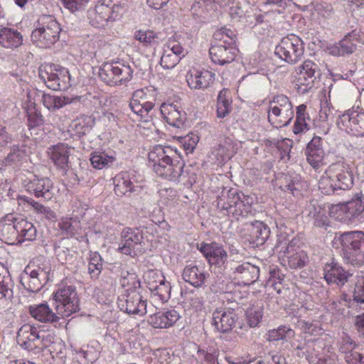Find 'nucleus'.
<instances>
[{
	"instance_id": "1",
	"label": "nucleus",
	"mask_w": 364,
	"mask_h": 364,
	"mask_svg": "<svg viewBox=\"0 0 364 364\" xmlns=\"http://www.w3.org/2000/svg\"><path fill=\"white\" fill-rule=\"evenodd\" d=\"M176 151L171 146L156 145L148 154V161L159 177L177 181L183 173V165L173 159Z\"/></svg>"
},
{
	"instance_id": "2",
	"label": "nucleus",
	"mask_w": 364,
	"mask_h": 364,
	"mask_svg": "<svg viewBox=\"0 0 364 364\" xmlns=\"http://www.w3.org/2000/svg\"><path fill=\"white\" fill-rule=\"evenodd\" d=\"M254 201L255 198L251 196L224 188L218 196L217 206L226 211L228 215L239 220L251 213Z\"/></svg>"
},
{
	"instance_id": "3",
	"label": "nucleus",
	"mask_w": 364,
	"mask_h": 364,
	"mask_svg": "<svg viewBox=\"0 0 364 364\" xmlns=\"http://www.w3.org/2000/svg\"><path fill=\"white\" fill-rule=\"evenodd\" d=\"M60 31V24L53 16L43 15L32 32L31 40L39 48H50L59 40Z\"/></svg>"
},
{
	"instance_id": "4",
	"label": "nucleus",
	"mask_w": 364,
	"mask_h": 364,
	"mask_svg": "<svg viewBox=\"0 0 364 364\" xmlns=\"http://www.w3.org/2000/svg\"><path fill=\"white\" fill-rule=\"evenodd\" d=\"M328 213L331 217L342 222H362L364 220V198L357 194L349 201L332 205Z\"/></svg>"
},
{
	"instance_id": "5",
	"label": "nucleus",
	"mask_w": 364,
	"mask_h": 364,
	"mask_svg": "<svg viewBox=\"0 0 364 364\" xmlns=\"http://www.w3.org/2000/svg\"><path fill=\"white\" fill-rule=\"evenodd\" d=\"M341 241L346 262L354 266L364 264V233L361 231L346 232L341 235Z\"/></svg>"
},
{
	"instance_id": "6",
	"label": "nucleus",
	"mask_w": 364,
	"mask_h": 364,
	"mask_svg": "<svg viewBox=\"0 0 364 364\" xmlns=\"http://www.w3.org/2000/svg\"><path fill=\"white\" fill-rule=\"evenodd\" d=\"M275 249L282 261L291 269L302 267L307 261L306 253L296 245V241L289 240L285 235L278 236Z\"/></svg>"
},
{
	"instance_id": "7",
	"label": "nucleus",
	"mask_w": 364,
	"mask_h": 364,
	"mask_svg": "<svg viewBox=\"0 0 364 364\" xmlns=\"http://www.w3.org/2000/svg\"><path fill=\"white\" fill-rule=\"evenodd\" d=\"M293 117V105L287 96L278 95L269 101L268 119L274 127H286Z\"/></svg>"
},
{
	"instance_id": "8",
	"label": "nucleus",
	"mask_w": 364,
	"mask_h": 364,
	"mask_svg": "<svg viewBox=\"0 0 364 364\" xmlns=\"http://www.w3.org/2000/svg\"><path fill=\"white\" fill-rule=\"evenodd\" d=\"M38 75L46 86L53 90H66L71 85L68 70L58 65H41Z\"/></svg>"
},
{
	"instance_id": "9",
	"label": "nucleus",
	"mask_w": 364,
	"mask_h": 364,
	"mask_svg": "<svg viewBox=\"0 0 364 364\" xmlns=\"http://www.w3.org/2000/svg\"><path fill=\"white\" fill-rule=\"evenodd\" d=\"M132 69L128 65L120 62L104 63L100 68L99 76L109 85L123 84L131 80Z\"/></svg>"
},
{
	"instance_id": "10",
	"label": "nucleus",
	"mask_w": 364,
	"mask_h": 364,
	"mask_svg": "<svg viewBox=\"0 0 364 364\" xmlns=\"http://www.w3.org/2000/svg\"><path fill=\"white\" fill-rule=\"evenodd\" d=\"M304 52L302 40L294 34L284 37L275 48V54L290 64H294L300 60Z\"/></svg>"
},
{
	"instance_id": "11",
	"label": "nucleus",
	"mask_w": 364,
	"mask_h": 364,
	"mask_svg": "<svg viewBox=\"0 0 364 364\" xmlns=\"http://www.w3.org/2000/svg\"><path fill=\"white\" fill-rule=\"evenodd\" d=\"M55 310L62 317L70 316L79 310V299L73 286L60 287L54 294Z\"/></svg>"
},
{
	"instance_id": "12",
	"label": "nucleus",
	"mask_w": 364,
	"mask_h": 364,
	"mask_svg": "<svg viewBox=\"0 0 364 364\" xmlns=\"http://www.w3.org/2000/svg\"><path fill=\"white\" fill-rule=\"evenodd\" d=\"M144 279L152 296L158 297L163 303L168 300L171 295V285L161 271L147 269L144 274Z\"/></svg>"
},
{
	"instance_id": "13",
	"label": "nucleus",
	"mask_w": 364,
	"mask_h": 364,
	"mask_svg": "<svg viewBox=\"0 0 364 364\" xmlns=\"http://www.w3.org/2000/svg\"><path fill=\"white\" fill-rule=\"evenodd\" d=\"M337 127L342 131L356 136H364V111L350 109L339 115Z\"/></svg>"
},
{
	"instance_id": "14",
	"label": "nucleus",
	"mask_w": 364,
	"mask_h": 364,
	"mask_svg": "<svg viewBox=\"0 0 364 364\" xmlns=\"http://www.w3.org/2000/svg\"><path fill=\"white\" fill-rule=\"evenodd\" d=\"M117 304L121 311L130 315L142 316L149 312L146 300L136 290L121 295Z\"/></svg>"
},
{
	"instance_id": "15",
	"label": "nucleus",
	"mask_w": 364,
	"mask_h": 364,
	"mask_svg": "<svg viewBox=\"0 0 364 364\" xmlns=\"http://www.w3.org/2000/svg\"><path fill=\"white\" fill-rule=\"evenodd\" d=\"M323 144L324 141L321 136H314L306 146V161L314 169H319L326 164L327 153L324 150Z\"/></svg>"
},
{
	"instance_id": "16",
	"label": "nucleus",
	"mask_w": 364,
	"mask_h": 364,
	"mask_svg": "<svg viewBox=\"0 0 364 364\" xmlns=\"http://www.w3.org/2000/svg\"><path fill=\"white\" fill-rule=\"evenodd\" d=\"M147 95L144 90H136L129 102V107L136 115V119L148 122L151 116L149 112L154 107V104L146 100Z\"/></svg>"
},
{
	"instance_id": "17",
	"label": "nucleus",
	"mask_w": 364,
	"mask_h": 364,
	"mask_svg": "<svg viewBox=\"0 0 364 364\" xmlns=\"http://www.w3.org/2000/svg\"><path fill=\"white\" fill-rule=\"evenodd\" d=\"M237 316L233 309L218 308L212 315V324L220 333L230 331L235 326Z\"/></svg>"
},
{
	"instance_id": "18",
	"label": "nucleus",
	"mask_w": 364,
	"mask_h": 364,
	"mask_svg": "<svg viewBox=\"0 0 364 364\" xmlns=\"http://www.w3.org/2000/svg\"><path fill=\"white\" fill-rule=\"evenodd\" d=\"M259 267L250 262H243L232 268L231 277L240 285H250L259 278Z\"/></svg>"
},
{
	"instance_id": "19",
	"label": "nucleus",
	"mask_w": 364,
	"mask_h": 364,
	"mask_svg": "<svg viewBox=\"0 0 364 364\" xmlns=\"http://www.w3.org/2000/svg\"><path fill=\"white\" fill-rule=\"evenodd\" d=\"M328 173L333 177L338 189H348L353 184L350 167L345 162L339 161L328 167Z\"/></svg>"
},
{
	"instance_id": "20",
	"label": "nucleus",
	"mask_w": 364,
	"mask_h": 364,
	"mask_svg": "<svg viewBox=\"0 0 364 364\" xmlns=\"http://www.w3.org/2000/svg\"><path fill=\"white\" fill-rule=\"evenodd\" d=\"M47 279L46 272L40 269H32L31 267H26L23 273L21 276V283L31 292H37L43 286V281Z\"/></svg>"
},
{
	"instance_id": "21",
	"label": "nucleus",
	"mask_w": 364,
	"mask_h": 364,
	"mask_svg": "<svg viewBox=\"0 0 364 364\" xmlns=\"http://www.w3.org/2000/svg\"><path fill=\"white\" fill-rule=\"evenodd\" d=\"M186 82L192 90H204L215 80V74L207 70L190 69L186 75Z\"/></svg>"
},
{
	"instance_id": "22",
	"label": "nucleus",
	"mask_w": 364,
	"mask_h": 364,
	"mask_svg": "<svg viewBox=\"0 0 364 364\" xmlns=\"http://www.w3.org/2000/svg\"><path fill=\"white\" fill-rule=\"evenodd\" d=\"M26 186L27 191L33 193L37 198H43L49 200L54 196L53 184L48 178L34 176Z\"/></svg>"
},
{
	"instance_id": "23",
	"label": "nucleus",
	"mask_w": 364,
	"mask_h": 364,
	"mask_svg": "<svg viewBox=\"0 0 364 364\" xmlns=\"http://www.w3.org/2000/svg\"><path fill=\"white\" fill-rule=\"evenodd\" d=\"M298 74L297 81L300 85H304L305 90L311 87L317 76L320 75L318 65L310 60H305L296 69Z\"/></svg>"
},
{
	"instance_id": "24",
	"label": "nucleus",
	"mask_w": 364,
	"mask_h": 364,
	"mask_svg": "<svg viewBox=\"0 0 364 364\" xmlns=\"http://www.w3.org/2000/svg\"><path fill=\"white\" fill-rule=\"evenodd\" d=\"M72 149L67 144L58 143L48 148V154L56 167L65 171L68 168L69 156Z\"/></svg>"
},
{
	"instance_id": "25",
	"label": "nucleus",
	"mask_w": 364,
	"mask_h": 364,
	"mask_svg": "<svg viewBox=\"0 0 364 364\" xmlns=\"http://www.w3.org/2000/svg\"><path fill=\"white\" fill-rule=\"evenodd\" d=\"M17 218L9 214L0 220V240L9 245L18 243Z\"/></svg>"
},
{
	"instance_id": "26",
	"label": "nucleus",
	"mask_w": 364,
	"mask_h": 364,
	"mask_svg": "<svg viewBox=\"0 0 364 364\" xmlns=\"http://www.w3.org/2000/svg\"><path fill=\"white\" fill-rule=\"evenodd\" d=\"M116 16L112 8L104 4H98L88 11L90 23L98 28L105 26L109 21L114 20Z\"/></svg>"
},
{
	"instance_id": "27",
	"label": "nucleus",
	"mask_w": 364,
	"mask_h": 364,
	"mask_svg": "<svg viewBox=\"0 0 364 364\" xmlns=\"http://www.w3.org/2000/svg\"><path fill=\"white\" fill-rule=\"evenodd\" d=\"M141 235L137 230L125 228L122 232V240L118 250L126 255H135L136 247L140 243Z\"/></svg>"
},
{
	"instance_id": "28",
	"label": "nucleus",
	"mask_w": 364,
	"mask_h": 364,
	"mask_svg": "<svg viewBox=\"0 0 364 364\" xmlns=\"http://www.w3.org/2000/svg\"><path fill=\"white\" fill-rule=\"evenodd\" d=\"M160 111L164 119L171 126L176 128L183 127L186 114L180 107L173 103H163Z\"/></svg>"
},
{
	"instance_id": "29",
	"label": "nucleus",
	"mask_w": 364,
	"mask_h": 364,
	"mask_svg": "<svg viewBox=\"0 0 364 364\" xmlns=\"http://www.w3.org/2000/svg\"><path fill=\"white\" fill-rule=\"evenodd\" d=\"M209 53L214 63L225 65L234 60L237 50L235 46H227L222 43H216L210 47Z\"/></svg>"
},
{
	"instance_id": "30",
	"label": "nucleus",
	"mask_w": 364,
	"mask_h": 364,
	"mask_svg": "<svg viewBox=\"0 0 364 364\" xmlns=\"http://www.w3.org/2000/svg\"><path fill=\"white\" fill-rule=\"evenodd\" d=\"M29 313L33 318L42 323L53 324L58 323L60 319V315L53 312L47 303L30 306Z\"/></svg>"
},
{
	"instance_id": "31",
	"label": "nucleus",
	"mask_w": 364,
	"mask_h": 364,
	"mask_svg": "<svg viewBox=\"0 0 364 364\" xmlns=\"http://www.w3.org/2000/svg\"><path fill=\"white\" fill-rule=\"evenodd\" d=\"M182 276L186 282L189 283L194 287H200L204 284L207 273L203 265L190 264L183 269Z\"/></svg>"
},
{
	"instance_id": "32",
	"label": "nucleus",
	"mask_w": 364,
	"mask_h": 364,
	"mask_svg": "<svg viewBox=\"0 0 364 364\" xmlns=\"http://www.w3.org/2000/svg\"><path fill=\"white\" fill-rule=\"evenodd\" d=\"M181 318L175 309L154 314L149 318V323L154 328H167L173 326Z\"/></svg>"
},
{
	"instance_id": "33",
	"label": "nucleus",
	"mask_w": 364,
	"mask_h": 364,
	"mask_svg": "<svg viewBox=\"0 0 364 364\" xmlns=\"http://www.w3.org/2000/svg\"><path fill=\"white\" fill-rule=\"evenodd\" d=\"M323 275L328 284H336L339 286L343 285L349 277V274L335 262L326 264Z\"/></svg>"
},
{
	"instance_id": "34",
	"label": "nucleus",
	"mask_w": 364,
	"mask_h": 364,
	"mask_svg": "<svg viewBox=\"0 0 364 364\" xmlns=\"http://www.w3.org/2000/svg\"><path fill=\"white\" fill-rule=\"evenodd\" d=\"M40 331L30 325H23L18 331L17 342L23 348L31 350Z\"/></svg>"
},
{
	"instance_id": "35",
	"label": "nucleus",
	"mask_w": 364,
	"mask_h": 364,
	"mask_svg": "<svg viewBox=\"0 0 364 364\" xmlns=\"http://www.w3.org/2000/svg\"><path fill=\"white\" fill-rule=\"evenodd\" d=\"M23 43V36L17 30L11 28L0 29V44L6 48H15Z\"/></svg>"
},
{
	"instance_id": "36",
	"label": "nucleus",
	"mask_w": 364,
	"mask_h": 364,
	"mask_svg": "<svg viewBox=\"0 0 364 364\" xmlns=\"http://www.w3.org/2000/svg\"><path fill=\"white\" fill-rule=\"evenodd\" d=\"M114 191L118 196H123L129 193L136 191L135 186L131 181V177L126 172L120 173L113 178Z\"/></svg>"
},
{
	"instance_id": "37",
	"label": "nucleus",
	"mask_w": 364,
	"mask_h": 364,
	"mask_svg": "<svg viewBox=\"0 0 364 364\" xmlns=\"http://www.w3.org/2000/svg\"><path fill=\"white\" fill-rule=\"evenodd\" d=\"M18 243L33 241L36 238L37 230L34 225L23 218H17Z\"/></svg>"
},
{
	"instance_id": "38",
	"label": "nucleus",
	"mask_w": 364,
	"mask_h": 364,
	"mask_svg": "<svg viewBox=\"0 0 364 364\" xmlns=\"http://www.w3.org/2000/svg\"><path fill=\"white\" fill-rule=\"evenodd\" d=\"M90 161L96 169L109 168L115 162L116 154L114 152L95 151L91 154Z\"/></svg>"
},
{
	"instance_id": "39",
	"label": "nucleus",
	"mask_w": 364,
	"mask_h": 364,
	"mask_svg": "<svg viewBox=\"0 0 364 364\" xmlns=\"http://www.w3.org/2000/svg\"><path fill=\"white\" fill-rule=\"evenodd\" d=\"M58 228L67 237H73L80 234L81 223L77 217H63L58 222Z\"/></svg>"
},
{
	"instance_id": "40",
	"label": "nucleus",
	"mask_w": 364,
	"mask_h": 364,
	"mask_svg": "<svg viewBox=\"0 0 364 364\" xmlns=\"http://www.w3.org/2000/svg\"><path fill=\"white\" fill-rule=\"evenodd\" d=\"M250 237L257 245H262L269 237L270 230L263 222L256 220L250 225Z\"/></svg>"
},
{
	"instance_id": "41",
	"label": "nucleus",
	"mask_w": 364,
	"mask_h": 364,
	"mask_svg": "<svg viewBox=\"0 0 364 364\" xmlns=\"http://www.w3.org/2000/svg\"><path fill=\"white\" fill-rule=\"evenodd\" d=\"M306 106L304 104L296 107V121L293 127V132L299 134L309 129V122L310 117L306 112Z\"/></svg>"
},
{
	"instance_id": "42",
	"label": "nucleus",
	"mask_w": 364,
	"mask_h": 364,
	"mask_svg": "<svg viewBox=\"0 0 364 364\" xmlns=\"http://www.w3.org/2000/svg\"><path fill=\"white\" fill-rule=\"evenodd\" d=\"M43 105L49 110H56L71 103V100L67 97L55 96L44 94L42 97Z\"/></svg>"
},
{
	"instance_id": "43",
	"label": "nucleus",
	"mask_w": 364,
	"mask_h": 364,
	"mask_svg": "<svg viewBox=\"0 0 364 364\" xmlns=\"http://www.w3.org/2000/svg\"><path fill=\"white\" fill-rule=\"evenodd\" d=\"M134 38L144 46H151L159 43V33L149 29H140L135 31Z\"/></svg>"
},
{
	"instance_id": "44",
	"label": "nucleus",
	"mask_w": 364,
	"mask_h": 364,
	"mask_svg": "<svg viewBox=\"0 0 364 364\" xmlns=\"http://www.w3.org/2000/svg\"><path fill=\"white\" fill-rule=\"evenodd\" d=\"M119 282L122 288L124 289V294L132 290H136L140 287V280L134 272L122 271Z\"/></svg>"
},
{
	"instance_id": "45",
	"label": "nucleus",
	"mask_w": 364,
	"mask_h": 364,
	"mask_svg": "<svg viewBox=\"0 0 364 364\" xmlns=\"http://www.w3.org/2000/svg\"><path fill=\"white\" fill-rule=\"evenodd\" d=\"M295 336V332L291 328L287 326H280L277 329H273L268 333V340L269 341H277L284 340L290 341Z\"/></svg>"
},
{
	"instance_id": "46",
	"label": "nucleus",
	"mask_w": 364,
	"mask_h": 364,
	"mask_svg": "<svg viewBox=\"0 0 364 364\" xmlns=\"http://www.w3.org/2000/svg\"><path fill=\"white\" fill-rule=\"evenodd\" d=\"M318 188L326 195L331 194L338 189L333 177L328 173V168L321 177L318 181Z\"/></svg>"
},
{
	"instance_id": "47",
	"label": "nucleus",
	"mask_w": 364,
	"mask_h": 364,
	"mask_svg": "<svg viewBox=\"0 0 364 364\" xmlns=\"http://www.w3.org/2000/svg\"><path fill=\"white\" fill-rule=\"evenodd\" d=\"M214 38L219 41L218 43H222L227 46H235V35L230 29L221 28L214 33Z\"/></svg>"
},
{
	"instance_id": "48",
	"label": "nucleus",
	"mask_w": 364,
	"mask_h": 364,
	"mask_svg": "<svg viewBox=\"0 0 364 364\" xmlns=\"http://www.w3.org/2000/svg\"><path fill=\"white\" fill-rule=\"evenodd\" d=\"M53 343V336L46 332H39L34 346L32 347L31 350H35L36 353H39L45 348L49 347Z\"/></svg>"
},
{
	"instance_id": "49",
	"label": "nucleus",
	"mask_w": 364,
	"mask_h": 364,
	"mask_svg": "<svg viewBox=\"0 0 364 364\" xmlns=\"http://www.w3.org/2000/svg\"><path fill=\"white\" fill-rule=\"evenodd\" d=\"M228 259L226 251L218 244L212 250V254L208 259V262L210 264H215L218 267L223 265Z\"/></svg>"
},
{
	"instance_id": "50",
	"label": "nucleus",
	"mask_w": 364,
	"mask_h": 364,
	"mask_svg": "<svg viewBox=\"0 0 364 364\" xmlns=\"http://www.w3.org/2000/svg\"><path fill=\"white\" fill-rule=\"evenodd\" d=\"M297 326L304 333L311 336H318L321 333L322 329L318 321L309 322L305 320H299L297 322Z\"/></svg>"
},
{
	"instance_id": "51",
	"label": "nucleus",
	"mask_w": 364,
	"mask_h": 364,
	"mask_svg": "<svg viewBox=\"0 0 364 364\" xmlns=\"http://www.w3.org/2000/svg\"><path fill=\"white\" fill-rule=\"evenodd\" d=\"M218 164H221L231 159L233 156V151L230 149V144H219L212 152Z\"/></svg>"
},
{
	"instance_id": "52",
	"label": "nucleus",
	"mask_w": 364,
	"mask_h": 364,
	"mask_svg": "<svg viewBox=\"0 0 364 364\" xmlns=\"http://www.w3.org/2000/svg\"><path fill=\"white\" fill-rule=\"evenodd\" d=\"M248 323L250 327L257 326L263 316V309L259 306H252L246 312Z\"/></svg>"
},
{
	"instance_id": "53",
	"label": "nucleus",
	"mask_w": 364,
	"mask_h": 364,
	"mask_svg": "<svg viewBox=\"0 0 364 364\" xmlns=\"http://www.w3.org/2000/svg\"><path fill=\"white\" fill-rule=\"evenodd\" d=\"M225 91H221L218 97L217 116L219 118H224L229 114L231 107L229 100L225 98Z\"/></svg>"
},
{
	"instance_id": "54",
	"label": "nucleus",
	"mask_w": 364,
	"mask_h": 364,
	"mask_svg": "<svg viewBox=\"0 0 364 364\" xmlns=\"http://www.w3.org/2000/svg\"><path fill=\"white\" fill-rule=\"evenodd\" d=\"M182 58L163 48L161 65L165 69L173 68Z\"/></svg>"
},
{
	"instance_id": "55",
	"label": "nucleus",
	"mask_w": 364,
	"mask_h": 364,
	"mask_svg": "<svg viewBox=\"0 0 364 364\" xmlns=\"http://www.w3.org/2000/svg\"><path fill=\"white\" fill-rule=\"evenodd\" d=\"M310 215L314 219V225L321 228H326L328 224V218L326 215L325 210L321 208V207L314 206V212L311 211Z\"/></svg>"
},
{
	"instance_id": "56",
	"label": "nucleus",
	"mask_w": 364,
	"mask_h": 364,
	"mask_svg": "<svg viewBox=\"0 0 364 364\" xmlns=\"http://www.w3.org/2000/svg\"><path fill=\"white\" fill-rule=\"evenodd\" d=\"M77 358L82 364L94 363L97 358V353L92 348L87 347L86 349H80L77 351Z\"/></svg>"
},
{
	"instance_id": "57",
	"label": "nucleus",
	"mask_w": 364,
	"mask_h": 364,
	"mask_svg": "<svg viewBox=\"0 0 364 364\" xmlns=\"http://www.w3.org/2000/svg\"><path fill=\"white\" fill-rule=\"evenodd\" d=\"M33 210L41 219L53 220L56 218V215L49 207L45 206L38 202L33 203Z\"/></svg>"
},
{
	"instance_id": "58",
	"label": "nucleus",
	"mask_w": 364,
	"mask_h": 364,
	"mask_svg": "<svg viewBox=\"0 0 364 364\" xmlns=\"http://www.w3.org/2000/svg\"><path fill=\"white\" fill-rule=\"evenodd\" d=\"M354 300L364 303V274H358L353 291Z\"/></svg>"
},
{
	"instance_id": "59",
	"label": "nucleus",
	"mask_w": 364,
	"mask_h": 364,
	"mask_svg": "<svg viewBox=\"0 0 364 364\" xmlns=\"http://www.w3.org/2000/svg\"><path fill=\"white\" fill-rule=\"evenodd\" d=\"M164 49L177 55H179L181 58L185 56L183 48L182 47L181 43H179L175 38L168 39V41L164 45Z\"/></svg>"
},
{
	"instance_id": "60",
	"label": "nucleus",
	"mask_w": 364,
	"mask_h": 364,
	"mask_svg": "<svg viewBox=\"0 0 364 364\" xmlns=\"http://www.w3.org/2000/svg\"><path fill=\"white\" fill-rule=\"evenodd\" d=\"M63 6L74 13L77 11L84 9L88 4L90 0H62Z\"/></svg>"
},
{
	"instance_id": "61",
	"label": "nucleus",
	"mask_w": 364,
	"mask_h": 364,
	"mask_svg": "<svg viewBox=\"0 0 364 364\" xmlns=\"http://www.w3.org/2000/svg\"><path fill=\"white\" fill-rule=\"evenodd\" d=\"M70 127L79 136L85 135L90 130V127L87 126L85 119L84 118L73 120L70 124Z\"/></svg>"
},
{
	"instance_id": "62",
	"label": "nucleus",
	"mask_w": 364,
	"mask_h": 364,
	"mask_svg": "<svg viewBox=\"0 0 364 364\" xmlns=\"http://www.w3.org/2000/svg\"><path fill=\"white\" fill-rule=\"evenodd\" d=\"M338 45L341 50V53H342V55L346 54H351L355 50L356 48L355 45L348 40V36H346L338 43Z\"/></svg>"
},
{
	"instance_id": "63",
	"label": "nucleus",
	"mask_w": 364,
	"mask_h": 364,
	"mask_svg": "<svg viewBox=\"0 0 364 364\" xmlns=\"http://www.w3.org/2000/svg\"><path fill=\"white\" fill-rule=\"evenodd\" d=\"M315 9L318 14L323 18L331 17L333 11L332 6L327 2H323L316 5Z\"/></svg>"
},
{
	"instance_id": "64",
	"label": "nucleus",
	"mask_w": 364,
	"mask_h": 364,
	"mask_svg": "<svg viewBox=\"0 0 364 364\" xmlns=\"http://www.w3.org/2000/svg\"><path fill=\"white\" fill-rule=\"evenodd\" d=\"M198 141L199 138L197 135L191 134L185 136L182 143L186 151L193 152Z\"/></svg>"
}]
</instances>
